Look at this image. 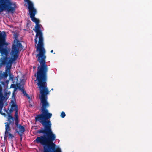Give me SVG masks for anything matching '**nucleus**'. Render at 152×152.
Returning a JSON list of instances; mask_svg holds the SVG:
<instances>
[{"mask_svg":"<svg viewBox=\"0 0 152 152\" xmlns=\"http://www.w3.org/2000/svg\"><path fill=\"white\" fill-rule=\"evenodd\" d=\"M49 107V103H42L40 110L41 113L37 115L35 120V122H39L44 127L37 130V132L40 134H45L47 135H43L37 137L34 141L35 143H40L43 146L44 152L54 151L56 146L53 141L56 137L52 131V124L50 120L52 115L49 113L47 109Z\"/></svg>","mask_w":152,"mask_h":152,"instance_id":"obj_1","label":"nucleus"},{"mask_svg":"<svg viewBox=\"0 0 152 152\" xmlns=\"http://www.w3.org/2000/svg\"><path fill=\"white\" fill-rule=\"evenodd\" d=\"M41 26L39 23L36 24L34 30L36 33L34 39L35 46L39 51L37 57H38L37 61L40 63L39 66L37 67L36 78L38 88H47V73L48 68L45 61V50L44 48L43 38Z\"/></svg>","mask_w":152,"mask_h":152,"instance_id":"obj_2","label":"nucleus"},{"mask_svg":"<svg viewBox=\"0 0 152 152\" xmlns=\"http://www.w3.org/2000/svg\"><path fill=\"white\" fill-rule=\"evenodd\" d=\"M17 8L16 3L11 0H0V13L4 10L14 13Z\"/></svg>","mask_w":152,"mask_h":152,"instance_id":"obj_3","label":"nucleus"},{"mask_svg":"<svg viewBox=\"0 0 152 152\" xmlns=\"http://www.w3.org/2000/svg\"><path fill=\"white\" fill-rule=\"evenodd\" d=\"M3 37V35L1 34H0V52L1 55L0 61L1 64H6L8 63V59L9 60L10 58L8 57V52L7 50L6 49L2 48L5 42V40L2 39Z\"/></svg>","mask_w":152,"mask_h":152,"instance_id":"obj_4","label":"nucleus"},{"mask_svg":"<svg viewBox=\"0 0 152 152\" xmlns=\"http://www.w3.org/2000/svg\"><path fill=\"white\" fill-rule=\"evenodd\" d=\"M15 111L13 109L10 108L9 111L8 110H5L7 114L8 115L7 121L8 122L5 123L6 124L7 128H9V125H10L11 126H13L15 125H16L19 124L20 122V120L19 119L18 114V119H15V116L14 115V117L11 113L14 111Z\"/></svg>","mask_w":152,"mask_h":152,"instance_id":"obj_5","label":"nucleus"},{"mask_svg":"<svg viewBox=\"0 0 152 152\" xmlns=\"http://www.w3.org/2000/svg\"><path fill=\"white\" fill-rule=\"evenodd\" d=\"M22 47L21 43L18 41L17 42L16 44L13 45L11 51V56L13 58L11 57L10 58V59L14 61L17 59L19 56L18 53L19 48H21Z\"/></svg>","mask_w":152,"mask_h":152,"instance_id":"obj_6","label":"nucleus"},{"mask_svg":"<svg viewBox=\"0 0 152 152\" xmlns=\"http://www.w3.org/2000/svg\"><path fill=\"white\" fill-rule=\"evenodd\" d=\"M4 95L0 92V113L1 114L2 110L3 108L4 102L6 101L9 98L11 92L8 91L7 89H5L4 91Z\"/></svg>","mask_w":152,"mask_h":152,"instance_id":"obj_7","label":"nucleus"},{"mask_svg":"<svg viewBox=\"0 0 152 152\" xmlns=\"http://www.w3.org/2000/svg\"><path fill=\"white\" fill-rule=\"evenodd\" d=\"M14 61L10 59L9 60L7 64H6L5 72L3 73H1L0 74V78L1 79L3 78H6L8 77V75H10L11 74V70Z\"/></svg>","mask_w":152,"mask_h":152,"instance_id":"obj_8","label":"nucleus"},{"mask_svg":"<svg viewBox=\"0 0 152 152\" xmlns=\"http://www.w3.org/2000/svg\"><path fill=\"white\" fill-rule=\"evenodd\" d=\"M13 129H15V132L17 133L20 137L21 141L22 139V135L25 131V127L21 124H18L12 126Z\"/></svg>","mask_w":152,"mask_h":152,"instance_id":"obj_9","label":"nucleus"},{"mask_svg":"<svg viewBox=\"0 0 152 152\" xmlns=\"http://www.w3.org/2000/svg\"><path fill=\"white\" fill-rule=\"evenodd\" d=\"M29 12L30 17L31 18L32 21L35 22L36 24L39 23V20L35 17V15L37 12L36 9L34 8L29 10Z\"/></svg>","mask_w":152,"mask_h":152,"instance_id":"obj_10","label":"nucleus"},{"mask_svg":"<svg viewBox=\"0 0 152 152\" xmlns=\"http://www.w3.org/2000/svg\"><path fill=\"white\" fill-rule=\"evenodd\" d=\"M10 103L11 104V108L13 109L15 111V119H18V106L17 105L16 101L15 100H12L11 101Z\"/></svg>","mask_w":152,"mask_h":152,"instance_id":"obj_11","label":"nucleus"},{"mask_svg":"<svg viewBox=\"0 0 152 152\" xmlns=\"http://www.w3.org/2000/svg\"><path fill=\"white\" fill-rule=\"evenodd\" d=\"M1 80V79L0 78V80ZM1 84H0V92H1L2 95H4V94L3 93V87H4V90L5 89H8V88H7V87L6 86L5 83L4 82L2 81L1 82Z\"/></svg>","mask_w":152,"mask_h":152,"instance_id":"obj_12","label":"nucleus"},{"mask_svg":"<svg viewBox=\"0 0 152 152\" xmlns=\"http://www.w3.org/2000/svg\"><path fill=\"white\" fill-rule=\"evenodd\" d=\"M24 1L28 3V10L34 8L33 3L29 0H24Z\"/></svg>","mask_w":152,"mask_h":152,"instance_id":"obj_13","label":"nucleus"},{"mask_svg":"<svg viewBox=\"0 0 152 152\" xmlns=\"http://www.w3.org/2000/svg\"><path fill=\"white\" fill-rule=\"evenodd\" d=\"M10 125H9V128H7L6 124L5 125V134L4 136V137L5 140H6L7 138V137H8V134L9 133V132L11 130V128L10 126Z\"/></svg>","mask_w":152,"mask_h":152,"instance_id":"obj_14","label":"nucleus"},{"mask_svg":"<svg viewBox=\"0 0 152 152\" xmlns=\"http://www.w3.org/2000/svg\"><path fill=\"white\" fill-rule=\"evenodd\" d=\"M8 135L9 136L8 137L11 139H12L14 137V136L10 133H9L8 134Z\"/></svg>","mask_w":152,"mask_h":152,"instance_id":"obj_15","label":"nucleus"},{"mask_svg":"<svg viewBox=\"0 0 152 152\" xmlns=\"http://www.w3.org/2000/svg\"><path fill=\"white\" fill-rule=\"evenodd\" d=\"M19 89L21 90L22 92L23 93V94L24 96H25L26 94H27L26 93V91H25L24 89L20 88H19Z\"/></svg>","mask_w":152,"mask_h":152,"instance_id":"obj_16","label":"nucleus"},{"mask_svg":"<svg viewBox=\"0 0 152 152\" xmlns=\"http://www.w3.org/2000/svg\"><path fill=\"white\" fill-rule=\"evenodd\" d=\"M61 152V150L58 148L56 150H55V149L54 150V151H51V152Z\"/></svg>","mask_w":152,"mask_h":152,"instance_id":"obj_17","label":"nucleus"},{"mask_svg":"<svg viewBox=\"0 0 152 152\" xmlns=\"http://www.w3.org/2000/svg\"><path fill=\"white\" fill-rule=\"evenodd\" d=\"M65 115L66 114L65 112L63 111L62 112L61 114V117L62 118H64L65 116Z\"/></svg>","mask_w":152,"mask_h":152,"instance_id":"obj_18","label":"nucleus"},{"mask_svg":"<svg viewBox=\"0 0 152 152\" xmlns=\"http://www.w3.org/2000/svg\"><path fill=\"white\" fill-rule=\"evenodd\" d=\"M25 96H26V97L27 98H28L29 100H31V98L29 96V95L28 94H26Z\"/></svg>","mask_w":152,"mask_h":152,"instance_id":"obj_19","label":"nucleus"},{"mask_svg":"<svg viewBox=\"0 0 152 152\" xmlns=\"http://www.w3.org/2000/svg\"><path fill=\"white\" fill-rule=\"evenodd\" d=\"M1 115H3L4 116H5L6 115V114L5 113H2Z\"/></svg>","mask_w":152,"mask_h":152,"instance_id":"obj_20","label":"nucleus"},{"mask_svg":"<svg viewBox=\"0 0 152 152\" xmlns=\"http://www.w3.org/2000/svg\"><path fill=\"white\" fill-rule=\"evenodd\" d=\"M53 50H52L50 52H51V53H53Z\"/></svg>","mask_w":152,"mask_h":152,"instance_id":"obj_21","label":"nucleus"},{"mask_svg":"<svg viewBox=\"0 0 152 152\" xmlns=\"http://www.w3.org/2000/svg\"><path fill=\"white\" fill-rule=\"evenodd\" d=\"M33 68L34 69V68H35V66H34L33 67Z\"/></svg>","mask_w":152,"mask_h":152,"instance_id":"obj_22","label":"nucleus"},{"mask_svg":"<svg viewBox=\"0 0 152 152\" xmlns=\"http://www.w3.org/2000/svg\"><path fill=\"white\" fill-rule=\"evenodd\" d=\"M51 90H53V89L52 88V89H51Z\"/></svg>","mask_w":152,"mask_h":152,"instance_id":"obj_23","label":"nucleus"}]
</instances>
